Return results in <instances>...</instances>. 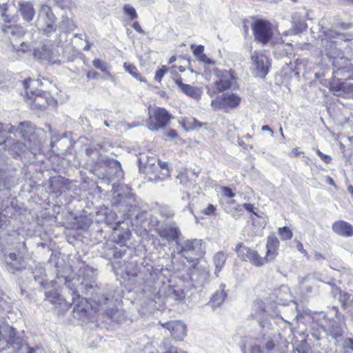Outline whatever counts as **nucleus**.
Listing matches in <instances>:
<instances>
[{
  "mask_svg": "<svg viewBox=\"0 0 353 353\" xmlns=\"http://www.w3.org/2000/svg\"><path fill=\"white\" fill-rule=\"evenodd\" d=\"M160 214L166 218H170L174 216V211L168 206H162L159 209Z\"/></svg>",
  "mask_w": 353,
  "mask_h": 353,
  "instance_id": "79ce46f5",
  "label": "nucleus"
},
{
  "mask_svg": "<svg viewBox=\"0 0 353 353\" xmlns=\"http://www.w3.org/2000/svg\"><path fill=\"white\" fill-rule=\"evenodd\" d=\"M123 67L126 72H129L134 78L141 82H146L145 77H143L138 71L137 68L132 64L125 63Z\"/></svg>",
  "mask_w": 353,
  "mask_h": 353,
  "instance_id": "c85d7f7f",
  "label": "nucleus"
},
{
  "mask_svg": "<svg viewBox=\"0 0 353 353\" xmlns=\"http://www.w3.org/2000/svg\"><path fill=\"white\" fill-rule=\"evenodd\" d=\"M332 288V294L334 296H336L337 295H340L343 292L340 288H337L335 284H330Z\"/></svg>",
  "mask_w": 353,
  "mask_h": 353,
  "instance_id": "13d9d810",
  "label": "nucleus"
},
{
  "mask_svg": "<svg viewBox=\"0 0 353 353\" xmlns=\"http://www.w3.org/2000/svg\"><path fill=\"white\" fill-rule=\"evenodd\" d=\"M168 69L166 66L163 65L159 70H158L154 76V80L161 82L162 80V78L163 77L164 74L167 72Z\"/></svg>",
  "mask_w": 353,
  "mask_h": 353,
  "instance_id": "37998d69",
  "label": "nucleus"
},
{
  "mask_svg": "<svg viewBox=\"0 0 353 353\" xmlns=\"http://www.w3.org/2000/svg\"><path fill=\"white\" fill-rule=\"evenodd\" d=\"M167 135L168 137H170V138H176L177 137V132L176 130H170V131H168V132L167 133Z\"/></svg>",
  "mask_w": 353,
  "mask_h": 353,
  "instance_id": "e2e57ef3",
  "label": "nucleus"
},
{
  "mask_svg": "<svg viewBox=\"0 0 353 353\" xmlns=\"http://www.w3.org/2000/svg\"><path fill=\"white\" fill-rule=\"evenodd\" d=\"M243 207L248 212H252L254 206L250 203H244Z\"/></svg>",
  "mask_w": 353,
  "mask_h": 353,
  "instance_id": "0e129e2a",
  "label": "nucleus"
},
{
  "mask_svg": "<svg viewBox=\"0 0 353 353\" xmlns=\"http://www.w3.org/2000/svg\"><path fill=\"white\" fill-rule=\"evenodd\" d=\"M170 340L168 339H164L162 342V346L165 353H188L187 352L178 351L176 348L170 345Z\"/></svg>",
  "mask_w": 353,
  "mask_h": 353,
  "instance_id": "e433bc0d",
  "label": "nucleus"
},
{
  "mask_svg": "<svg viewBox=\"0 0 353 353\" xmlns=\"http://www.w3.org/2000/svg\"><path fill=\"white\" fill-rule=\"evenodd\" d=\"M46 298L52 304L61 305L65 300L57 290H50L45 292Z\"/></svg>",
  "mask_w": 353,
  "mask_h": 353,
  "instance_id": "bb28decb",
  "label": "nucleus"
},
{
  "mask_svg": "<svg viewBox=\"0 0 353 353\" xmlns=\"http://www.w3.org/2000/svg\"><path fill=\"white\" fill-rule=\"evenodd\" d=\"M273 295L276 296L274 301L279 305L287 304L292 298L290 290L286 285H281L279 288L275 290Z\"/></svg>",
  "mask_w": 353,
  "mask_h": 353,
  "instance_id": "b1692460",
  "label": "nucleus"
},
{
  "mask_svg": "<svg viewBox=\"0 0 353 353\" xmlns=\"http://www.w3.org/2000/svg\"><path fill=\"white\" fill-rule=\"evenodd\" d=\"M93 65L100 70L101 72L107 74L108 76H110V73L109 72V68L106 63L103 62L101 60L99 59H96L93 61Z\"/></svg>",
  "mask_w": 353,
  "mask_h": 353,
  "instance_id": "4c0bfd02",
  "label": "nucleus"
},
{
  "mask_svg": "<svg viewBox=\"0 0 353 353\" xmlns=\"http://www.w3.org/2000/svg\"><path fill=\"white\" fill-rule=\"evenodd\" d=\"M106 165L110 168V170L106 172L102 179H107L108 181L117 179L119 181L123 177V171L121 169V163L114 159H107Z\"/></svg>",
  "mask_w": 353,
  "mask_h": 353,
  "instance_id": "2eb2a0df",
  "label": "nucleus"
},
{
  "mask_svg": "<svg viewBox=\"0 0 353 353\" xmlns=\"http://www.w3.org/2000/svg\"><path fill=\"white\" fill-rule=\"evenodd\" d=\"M175 83L180 88L181 91L186 95L194 98L198 99L201 97V90L197 87H194L188 84H185L182 82L181 78H177L175 80Z\"/></svg>",
  "mask_w": 353,
  "mask_h": 353,
  "instance_id": "4be33fe9",
  "label": "nucleus"
},
{
  "mask_svg": "<svg viewBox=\"0 0 353 353\" xmlns=\"http://www.w3.org/2000/svg\"><path fill=\"white\" fill-rule=\"evenodd\" d=\"M198 59L205 63L211 64L213 61L208 58L205 54H203L200 57H199Z\"/></svg>",
  "mask_w": 353,
  "mask_h": 353,
  "instance_id": "6e6d98bb",
  "label": "nucleus"
},
{
  "mask_svg": "<svg viewBox=\"0 0 353 353\" xmlns=\"http://www.w3.org/2000/svg\"><path fill=\"white\" fill-rule=\"evenodd\" d=\"M314 259L317 261H320L321 259H324V257L319 253H316L314 254Z\"/></svg>",
  "mask_w": 353,
  "mask_h": 353,
  "instance_id": "774afa93",
  "label": "nucleus"
},
{
  "mask_svg": "<svg viewBox=\"0 0 353 353\" xmlns=\"http://www.w3.org/2000/svg\"><path fill=\"white\" fill-rule=\"evenodd\" d=\"M294 243L296 244V248L299 252H300L304 256L307 255V251L303 248V244L296 239H294Z\"/></svg>",
  "mask_w": 353,
  "mask_h": 353,
  "instance_id": "8fccbe9b",
  "label": "nucleus"
},
{
  "mask_svg": "<svg viewBox=\"0 0 353 353\" xmlns=\"http://www.w3.org/2000/svg\"><path fill=\"white\" fill-rule=\"evenodd\" d=\"M261 130L263 131H267V132H269L270 133V136L272 137L274 136V132H273V130L270 128V127L269 125H263L262 126V128Z\"/></svg>",
  "mask_w": 353,
  "mask_h": 353,
  "instance_id": "680f3d73",
  "label": "nucleus"
},
{
  "mask_svg": "<svg viewBox=\"0 0 353 353\" xmlns=\"http://www.w3.org/2000/svg\"><path fill=\"white\" fill-rule=\"evenodd\" d=\"M96 77H97V72H96L89 71L87 73V77L88 79H95Z\"/></svg>",
  "mask_w": 353,
  "mask_h": 353,
  "instance_id": "69168bd1",
  "label": "nucleus"
},
{
  "mask_svg": "<svg viewBox=\"0 0 353 353\" xmlns=\"http://www.w3.org/2000/svg\"><path fill=\"white\" fill-rule=\"evenodd\" d=\"M132 26L139 33L143 34V35L145 34V31L142 29V28L141 27V26L138 21L134 22Z\"/></svg>",
  "mask_w": 353,
  "mask_h": 353,
  "instance_id": "5fc2aeb1",
  "label": "nucleus"
},
{
  "mask_svg": "<svg viewBox=\"0 0 353 353\" xmlns=\"http://www.w3.org/2000/svg\"><path fill=\"white\" fill-rule=\"evenodd\" d=\"M214 74L216 77L214 88L216 92H223L232 88L234 81V77L232 72L225 70L215 69Z\"/></svg>",
  "mask_w": 353,
  "mask_h": 353,
  "instance_id": "9d476101",
  "label": "nucleus"
},
{
  "mask_svg": "<svg viewBox=\"0 0 353 353\" xmlns=\"http://www.w3.org/2000/svg\"><path fill=\"white\" fill-rule=\"evenodd\" d=\"M15 330L8 324L0 326V350L9 348L12 345L14 353H37L27 343L15 339Z\"/></svg>",
  "mask_w": 353,
  "mask_h": 353,
  "instance_id": "f03ea898",
  "label": "nucleus"
},
{
  "mask_svg": "<svg viewBox=\"0 0 353 353\" xmlns=\"http://www.w3.org/2000/svg\"><path fill=\"white\" fill-rule=\"evenodd\" d=\"M37 85H39V81L37 80L28 79L23 81V85L26 89L27 97L30 99L34 98V103L36 105H41L40 99H41L43 95L46 94V93L40 90H34L32 89V87Z\"/></svg>",
  "mask_w": 353,
  "mask_h": 353,
  "instance_id": "dca6fc26",
  "label": "nucleus"
},
{
  "mask_svg": "<svg viewBox=\"0 0 353 353\" xmlns=\"http://www.w3.org/2000/svg\"><path fill=\"white\" fill-rule=\"evenodd\" d=\"M215 210H216V208L214 205L209 204L207 208H204L201 211V213L205 215H211V214H214Z\"/></svg>",
  "mask_w": 353,
  "mask_h": 353,
  "instance_id": "603ef678",
  "label": "nucleus"
},
{
  "mask_svg": "<svg viewBox=\"0 0 353 353\" xmlns=\"http://www.w3.org/2000/svg\"><path fill=\"white\" fill-rule=\"evenodd\" d=\"M94 301L99 305L104 311L106 314L117 323H121L126 319L125 312L119 309L116 308H108L106 305L112 302V300L110 299V296L104 294L98 295L96 292V295L93 297Z\"/></svg>",
  "mask_w": 353,
  "mask_h": 353,
  "instance_id": "0eeeda50",
  "label": "nucleus"
},
{
  "mask_svg": "<svg viewBox=\"0 0 353 353\" xmlns=\"http://www.w3.org/2000/svg\"><path fill=\"white\" fill-rule=\"evenodd\" d=\"M225 285L222 283L220 285V290L216 291L211 299V302L214 307L219 306L225 299L226 293L225 292Z\"/></svg>",
  "mask_w": 353,
  "mask_h": 353,
  "instance_id": "a878e982",
  "label": "nucleus"
},
{
  "mask_svg": "<svg viewBox=\"0 0 353 353\" xmlns=\"http://www.w3.org/2000/svg\"><path fill=\"white\" fill-rule=\"evenodd\" d=\"M157 166L161 169V175L155 174V180L163 181L169 176L170 170L168 169V163L166 162L158 161Z\"/></svg>",
  "mask_w": 353,
  "mask_h": 353,
  "instance_id": "7c9ffc66",
  "label": "nucleus"
},
{
  "mask_svg": "<svg viewBox=\"0 0 353 353\" xmlns=\"http://www.w3.org/2000/svg\"><path fill=\"white\" fill-rule=\"evenodd\" d=\"M7 270L14 273L15 271L21 270L26 267V262L21 257H17L14 252H10L5 257Z\"/></svg>",
  "mask_w": 353,
  "mask_h": 353,
  "instance_id": "a211bd4d",
  "label": "nucleus"
},
{
  "mask_svg": "<svg viewBox=\"0 0 353 353\" xmlns=\"http://www.w3.org/2000/svg\"><path fill=\"white\" fill-rule=\"evenodd\" d=\"M176 248L188 261L193 262L197 257H201L205 252L201 239H180L177 241Z\"/></svg>",
  "mask_w": 353,
  "mask_h": 353,
  "instance_id": "7ed1b4c3",
  "label": "nucleus"
},
{
  "mask_svg": "<svg viewBox=\"0 0 353 353\" xmlns=\"http://www.w3.org/2000/svg\"><path fill=\"white\" fill-rule=\"evenodd\" d=\"M145 157L147 158L146 161H145L144 155H141V157L139 159V163L144 165L145 172L149 173L152 170V166L155 165L157 159L153 157H148L145 156Z\"/></svg>",
  "mask_w": 353,
  "mask_h": 353,
  "instance_id": "2f4dec72",
  "label": "nucleus"
},
{
  "mask_svg": "<svg viewBox=\"0 0 353 353\" xmlns=\"http://www.w3.org/2000/svg\"><path fill=\"white\" fill-rule=\"evenodd\" d=\"M196 178L197 174L194 172H181L176 176V181L184 188L185 191H188L196 186Z\"/></svg>",
  "mask_w": 353,
  "mask_h": 353,
  "instance_id": "f3484780",
  "label": "nucleus"
},
{
  "mask_svg": "<svg viewBox=\"0 0 353 353\" xmlns=\"http://www.w3.org/2000/svg\"><path fill=\"white\" fill-rule=\"evenodd\" d=\"M227 259V254L223 251L216 252L213 257V263L215 266L214 274L218 276L219 273L222 270Z\"/></svg>",
  "mask_w": 353,
  "mask_h": 353,
  "instance_id": "393cba45",
  "label": "nucleus"
},
{
  "mask_svg": "<svg viewBox=\"0 0 353 353\" xmlns=\"http://www.w3.org/2000/svg\"><path fill=\"white\" fill-rule=\"evenodd\" d=\"M241 97L234 93H225L216 97L211 101V107L214 110H223L228 112L236 108L241 102Z\"/></svg>",
  "mask_w": 353,
  "mask_h": 353,
  "instance_id": "423d86ee",
  "label": "nucleus"
},
{
  "mask_svg": "<svg viewBox=\"0 0 353 353\" xmlns=\"http://www.w3.org/2000/svg\"><path fill=\"white\" fill-rule=\"evenodd\" d=\"M56 4L61 8H71L75 6L77 0H54Z\"/></svg>",
  "mask_w": 353,
  "mask_h": 353,
  "instance_id": "58836bf2",
  "label": "nucleus"
},
{
  "mask_svg": "<svg viewBox=\"0 0 353 353\" xmlns=\"http://www.w3.org/2000/svg\"><path fill=\"white\" fill-rule=\"evenodd\" d=\"M171 118V114L165 108H157L148 119V129L152 131L163 129L166 126Z\"/></svg>",
  "mask_w": 353,
  "mask_h": 353,
  "instance_id": "1a4fd4ad",
  "label": "nucleus"
},
{
  "mask_svg": "<svg viewBox=\"0 0 353 353\" xmlns=\"http://www.w3.org/2000/svg\"><path fill=\"white\" fill-rule=\"evenodd\" d=\"M80 288L81 289H85L86 291V293L88 294L89 293H90L92 294V292L91 290H93L94 288H97V285L94 284V282H92V283H89L87 282H82L81 283Z\"/></svg>",
  "mask_w": 353,
  "mask_h": 353,
  "instance_id": "c03bdc74",
  "label": "nucleus"
},
{
  "mask_svg": "<svg viewBox=\"0 0 353 353\" xmlns=\"http://www.w3.org/2000/svg\"><path fill=\"white\" fill-rule=\"evenodd\" d=\"M221 192L223 196L228 198H232L235 195L232 189L228 187H223L221 189Z\"/></svg>",
  "mask_w": 353,
  "mask_h": 353,
  "instance_id": "3c124183",
  "label": "nucleus"
},
{
  "mask_svg": "<svg viewBox=\"0 0 353 353\" xmlns=\"http://www.w3.org/2000/svg\"><path fill=\"white\" fill-rule=\"evenodd\" d=\"M254 39L262 45L267 44L273 36L272 24L266 20L257 19L251 25Z\"/></svg>",
  "mask_w": 353,
  "mask_h": 353,
  "instance_id": "39448f33",
  "label": "nucleus"
},
{
  "mask_svg": "<svg viewBox=\"0 0 353 353\" xmlns=\"http://www.w3.org/2000/svg\"><path fill=\"white\" fill-rule=\"evenodd\" d=\"M190 48L193 50V54L197 57V58L203 54L204 46L202 45L197 46L195 45H192Z\"/></svg>",
  "mask_w": 353,
  "mask_h": 353,
  "instance_id": "49530a36",
  "label": "nucleus"
},
{
  "mask_svg": "<svg viewBox=\"0 0 353 353\" xmlns=\"http://www.w3.org/2000/svg\"><path fill=\"white\" fill-rule=\"evenodd\" d=\"M96 149L94 148H87L85 150V153L88 156L90 157L93 154L94 152H96Z\"/></svg>",
  "mask_w": 353,
  "mask_h": 353,
  "instance_id": "338daca9",
  "label": "nucleus"
},
{
  "mask_svg": "<svg viewBox=\"0 0 353 353\" xmlns=\"http://www.w3.org/2000/svg\"><path fill=\"white\" fill-rule=\"evenodd\" d=\"M34 278L42 287L46 288L48 283L46 280V274L43 267L39 266L35 269L33 272Z\"/></svg>",
  "mask_w": 353,
  "mask_h": 353,
  "instance_id": "cd10ccee",
  "label": "nucleus"
},
{
  "mask_svg": "<svg viewBox=\"0 0 353 353\" xmlns=\"http://www.w3.org/2000/svg\"><path fill=\"white\" fill-rule=\"evenodd\" d=\"M156 232L163 239L168 242L174 241L176 245L177 241H179V236L181 234V230L174 222L162 225L156 229Z\"/></svg>",
  "mask_w": 353,
  "mask_h": 353,
  "instance_id": "f8f14e48",
  "label": "nucleus"
},
{
  "mask_svg": "<svg viewBox=\"0 0 353 353\" xmlns=\"http://www.w3.org/2000/svg\"><path fill=\"white\" fill-rule=\"evenodd\" d=\"M17 130H19L18 133L21 134L24 143L17 141L12 144V150L15 154L20 155L27 150L34 152L41 148V141L39 136L40 134L43 133L41 130H37L30 123L24 121L19 124Z\"/></svg>",
  "mask_w": 353,
  "mask_h": 353,
  "instance_id": "f257e3e1",
  "label": "nucleus"
},
{
  "mask_svg": "<svg viewBox=\"0 0 353 353\" xmlns=\"http://www.w3.org/2000/svg\"><path fill=\"white\" fill-rule=\"evenodd\" d=\"M250 353H276L272 336L263 334L261 338L256 339L254 345L251 347Z\"/></svg>",
  "mask_w": 353,
  "mask_h": 353,
  "instance_id": "ddd939ff",
  "label": "nucleus"
},
{
  "mask_svg": "<svg viewBox=\"0 0 353 353\" xmlns=\"http://www.w3.org/2000/svg\"><path fill=\"white\" fill-rule=\"evenodd\" d=\"M252 68L255 76L264 78L269 72L270 62L263 54L254 52L252 55Z\"/></svg>",
  "mask_w": 353,
  "mask_h": 353,
  "instance_id": "9b49d317",
  "label": "nucleus"
},
{
  "mask_svg": "<svg viewBox=\"0 0 353 353\" xmlns=\"http://www.w3.org/2000/svg\"><path fill=\"white\" fill-rule=\"evenodd\" d=\"M339 300L345 308L353 306V297L347 292H342L339 296Z\"/></svg>",
  "mask_w": 353,
  "mask_h": 353,
  "instance_id": "473e14b6",
  "label": "nucleus"
},
{
  "mask_svg": "<svg viewBox=\"0 0 353 353\" xmlns=\"http://www.w3.org/2000/svg\"><path fill=\"white\" fill-rule=\"evenodd\" d=\"M128 236H129V234L128 233H126L125 234V236L122 234V235H120V234H118V239L117 240V241L119 243H123L125 242V241L127 239H128Z\"/></svg>",
  "mask_w": 353,
  "mask_h": 353,
  "instance_id": "4d7b16f0",
  "label": "nucleus"
},
{
  "mask_svg": "<svg viewBox=\"0 0 353 353\" xmlns=\"http://www.w3.org/2000/svg\"><path fill=\"white\" fill-rule=\"evenodd\" d=\"M302 153L303 152L299 151L298 148H294L291 151L290 156L292 157H296Z\"/></svg>",
  "mask_w": 353,
  "mask_h": 353,
  "instance_id": "052dcab7",
  "label": "nucleus"
},
{
  "mask_svg": "<svg viewBox=\"0 0 353 353\" xmlns=\"http://www.w3.org/2000/svg\"><path fill=\"white\" fill-rule=\"evenodd\" d=\"M279 241L274 236L268 237L266 243L265 263L272 261L278 254V248L279 247Z\"/></svg>",
  "mask_w": 353,
  "mask_h": 353,
  "instance_id": "6ab92c4d",
  "label": "nucleus"
},
{
  "mask_svg": "<svg viewBox=\"0 0 353 353\" xmlns=\"http://www.w3.org/2000/svg\"><path fill=\"white\" fill-rule=\"evenodd\" d=\"M53 54L54 53L50 46L46 44L40 48H37L34 52V57L41 61H52Z\"/></svg>",
  "mask_w": 353,
  "mask_h": 353,
  "instance_id": "5701e85b",
  "label": "nucleus"
},
{
  "mask_svg": "<svg viewBox=\"0 0 353 353\" xmlns=\"http://www.w3.org/2000/svg\"><path fill=\"white\" fill-rule=\"evenodd\" d=\"M2 30L8 34H11L12 36H18V37H20V36H22L25 34V31L23 30V29L21 28V27H19V26H7V25H5L3 28H2Z\"/></svg>",
  "mask_w": 353,
  "mask_h": 353,
  "instance_id": "c756f323",
  "label": "nucleus"
},
{
  "mask_svg": "<svg viewBox=\"0 0 353 353\" xmlns=\"http://www.w3.org/2000/svg\"><path fill=\"white\" fill-rule=\"evenodd\" d=\"M342 88L343 89L344 96L353 94V84L352 83H342Z\"/></svg>",
  "mask_w": 353,
  "mask_h": 353,
  "instance_id": "a18cd8bd",
  "label": "nucleus"
},
{
  "mask_svg": "<svg viewBox=\"0 0 353 353\" xmlns=\"http://www.w3.org/2000/svg\"><path fill=\"white\" fill-rule=\"evenodd\" d=\"M331 90L333 94L336 96H344L343 89L342 88V83L332 86Z\"/></svg>",
  "mask_w": 353,
  "mask_h": 353,
  "instance_id": "de8ad7c7",
  "label": "nucleus"
},
{
  "mask_svg": "<svg viewBox=\"0 0 353 353\" xmlns=\"http://www.w3.org/2000/svg\"><path fill=\"white\" fill-rule=\"evenodd\" d=\"M316 153L319 155V157L325 163H330L332 158L321 152L319 149L316 150Z\"/></svg>",
  "mask_w": 353,
  "mask_h": 353,
  "instance_id": "864d4df0",
  "label": "nucleus"
},
{
  "mask_svg": "<svg viewBox=\"0 0 353 353\" xmlns=\"http://www.w3.org/2000/svg\"><path fill=\"white\" fill-rule=\"evenodd\" d=\"M278 234L283 241L291 239L293 235L292 232L290 230V229L286 226L279 228L278 229Z\"/></svg>",
  "mask_w": 353,
  "mask_h": 353,
  "instance_id": "c9c22d12",
  "label": "nucleus"
},
{
  "mask_svg": "<svg viewBox=\"0 0 353 353\" xmlns=\"http://www.w3.org/2000/svg\"><path fill=\"white\" fill-rule=\"evenodd\" d=\"M128 248L121 245L119 247H117L114 249L113 256L114 258L116 259H121L126 253Z\"/></svg>",
  "mask_w": 353,
  "mask_h": 353,
  "instance_id": "a19ab883",
  "label": "nucleus"
},
{
  "mask_svg": "<svg viewBox=\"0 0 353 353\" xmlns=\"http://www.w3.org/2000/svg\"><path fill=\"white\" fill-rule=\"evenodd\" d=\"M12 48L16 51H21L22 52H26L31 50L30 46L26 42H22L20 45V48L17 49L14 45H12Z\"/></svg>",
  "mask_w": 353,
  "mask_h": 353,
  "instance_id": "09e8293b",
  "label": "nucleus"
},
{
  "mask_svg": "<svg viewBox=\"0 0 353 353\" xmlns=\"http://www.w3.org/2000/svg\"><path fill=\"white\" fill-rule=\"evenodd\" d=\"M37 28L42 30L46 34L54 32L57 30V17L50 6L43 5L39 13Z\"/></svg>",
  "mask_w": 353,
  "mask_h": 353,
  "instance_id": "20e7f679",
  "label": "nucleus"
},
{
  "mask_svg": "<svg viewBox=\"0 0 353 353\" xmlns=\"http://www.w3.org/2000/svg\"><path fill=\"white\" fill-rule=\"evenodd\" d=\"M159 323L170 332L176 341H181L186 336V326L179 321H172L165 323Z\"/></svg>",
  "mask_w": 353,
  "mask_h": 353,
  "instance_id": "4468645a",
  "label": "nucleus"
},
{
  "mask_svg": "<svg viewBox=\"0 0 353 353\" xmlns=\"http://www.w3.org/2000/svg\"><path fill=\"white\" fill-rule=\"evenodd\" d=\"M18 10L23 19L27 22L31 21L35 14V10L30 1H18Z\"/></svg>",
  "mask_w": 353,
  "mask_h": 353,
  "instance_id": "412c9836",
  "label": "nucleus"
},
{
  "mask_svg": "<svg viewBox=\"0 0 353 353\" xmlns=\"http://www.w3.org/2000/svg\"><path fill=\"white\" fill-rule=\"evenodd\" d=\"M6 132L9 134H16L19 132V130H17V128H15L10 123H0V137H3V133Z\"/></svg>",
  "mask_w": 353,
  "mask_h": 353,
  "instance_id": "f704fd0d",
  "label": "nucleus"
},
{
  "mask_svg": "<svg viewBox=\"0 0 353 353\" xmlns=\"http://www.w3.org/2000/svg\"><path fill=\"white\" fill-rule=\"evenodd\" d=\"M168 295L175 301H182L185 298V293L181 288H170Z\"/></svg>",
  "mask_w": 353,
  "mask_h": 353,
  "instance_id": "72a5a7b5",
  "label": "nucleus"
},
{
  "mask_svg": "<svg viewBox=\"0 0 353 353\" xmlns=\"http://www.w3.org/2000/svg\"><path fill=\"white\" fill-rule=\"evenodd\" d=\"M123 12L125 14L128 15L132 20L138 17L136 10L130 4H125L123 6Z\"/></svg>",
  "mask_w": 353,
  "mask_h": 353,
  "instance_id": "ea45409f",
  "label": "nucleus"
},
{
  "mask_svg": "<svg viewBox=\"0 0 353 353\" xmlns=\"http://www.w3.org/2000/svg\"><path fill=\"white\" fill-rule=\"evenodd\" d=\"M332 230L339 236L350 237L353 236V226L344 221H337L332 225Z\"/></svg>",
  "mask_w": 353,
  "mask_h": 353,
  "instance_id": "aec40b11",
  "label": "nucleus"
},
{
  "mask_svg": "<svg viewBox=\"0 0 353 353\" xmlns=\"http://www.w3.org/2000/svg\"><path fill=\"white\" fill-rule=\"evenodd\" d=\"M261 326L263 328L270 329L272 327L271 323L268 320H263L260 322Z\"/></svg>",
  "mask_w": 353,
  "mask_h": 353,
  "instance_id": "bf43d9fd",
  "label": "nucleus"
},
{
  "mask_svg": "<svg viewBox=\"0 0 353 353\" xmlns=\"http://www.w3.org/2000/svg\"><path fill=\"white\" fill-rule=\"evenodd\" d=\"M235 251L242 261H248L256 267H261L265 264V259L261 256L256 250L241 243L236 245Z\"/></svg>",
  "mask_w": 353,
  "mask_h": 353,
  "instance_id": "6e6552de",
  "label": "nucleus"
}]
</instances>
